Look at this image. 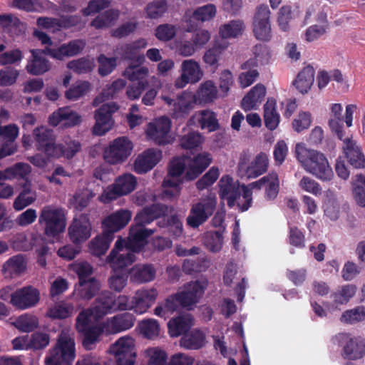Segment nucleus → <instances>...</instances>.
Masks as SVG:
<instances>
[{
	"label": "nucleus",
	"mask_w": 365,
	"mask_h": 365,
	"mask_svg": "<svg viewBox=\"0 0 365 365\" xmlns=\"http://www.w3.org/2000/svg\"><path fill=\"white\" fill-rule=\"evenodd\" d=\"M219 196L226 200L230 208L237 206L243 212L249 210L252 204V190L249 185L240 184L235 181L229 175H223L219 182Z\"/></svg>",
	"instance_id": "obj_1"
},
{
	"label": "nucleus",
	"mask_w": 365,
	"mask_h": 365,
	"mask_svg": "<svg viewBox=\"0 0 365 365\" xmlns=\"http://www.w3.org/2000/svg\"><path fill=\"white\" fill-rule=\"evenodd\" d=\"M295 155L304 170L317 178L322 181H330L333 178V170L322 153L308 149L302 143H297Z\"/></svg>",
	"instance_id": "obj_2"
},
{
	"label": "nucleus",
	"mask_w": 365,
	"mask_h": 365,
	"mask_svg": "<svg viewBox=\"0 0 365 365\" xmlns=\"http://www.w3.org/2000/svg\"><path fill=\"white\" fill-rule=\"evenodd\" d=\"M76 358L74 337L62 332L57 339L56 346L50 351L49 356L45 360L46 365H72Z\"/></svg>",
	"instance_id": "obj_3"
},
{
	"label": "nucleus",
	"mask_w": 365,
	"mask_h": 365,
	"mask_svg": "<svg viewBox=\"0 0 365 365\" xmlns=\"http://www.w3.org/2000/svg\"><path fill=\"white\" fill-rule=\"evenodd\" d=\"M38 224L43 228L46 236L56 237L65 230V215L61 209L45 206L41 210Z\"/></svg>",
	"instance_id": "obj_4"
},
{
	"label": "nucleus",
	"mask_w": 365,
	"mask_h": 365,
	"mask_svg": "<svg viewBox=\"0 0 365 365\" xmlns=\"http://www.w3.org/2000/svg\"><path fill=\"white\" fill-rule=\"evenodd\" d=\"M135 252L125 245V239L119 237L107 256L106 262L114 272H116L125 269L135 261Z\"/></svg>",
	"instance_id": "obj_5"
},
{
	"label": "nucleus",
	"mask_w": 365,
	"mask_h": 365,
	"mask_svg": "<svg viewBox=\"0 0 365 365\" xmlns=\"http://www.w3.org/2000/svg\"><path fill=\"white\" fill-rule=\"evenodd\" d=\"M187 160L188 159L175 157L170 161L168 167V177L164 179L163 187L164 188H173V190L171 191L165 189L164 192L166 195L173 197L179 195L180 185L182 183L181 176L187 165Z\"/></svg>",
	"instance_id": "obj_6"
},
{
	"label": "nucleus",
	"mask_w": 365,
	"mask_h": 365,
	"mask_svg": "<svg viewBox=\"0 0 365 365\" xmlns=\"http://www.w3.org/2000/svg\"><path fill=\"white\" fill-rule=\"evenodd\" d=\"M217 205L215 197L209 196L192 205L186 221L192 228H197L205 223L214 213Z\"/></svg>",
	"instance_id": "obj_7"
},
{
	"label": "nucleus",
	"mask_w": 365,
	"mask_h": 365,
	"mask_svg": "<svg viewBox=\"0 0 365 365\" xmlns=\"http://www.w3.org/2000/svg\"><path fill=\"white\" fill-rule=\"evenodd\" d=\"M133 143L127 137H119L110 143L103 150L105 161L110 165L121 164L130 155Z\"/></svg>",
	"instance_id": "obj_8"
},
{
	"label": "nucleus",
	"mask_w": 365,
	"mask_h": 365,
	"mask_svg": "<svg viewBox=\"0 0 365 365\" xmlns=\"http://www.w3.org/2000/svg\"><path fill=\"white\" fill-rule=\"evenodd\" d=\"M253 53L255 59H250L242 64V69H249L248 71L242 72L239 76V82L242 88H246L252 85L259 76V73L254 67L257 66V61L263 62L264 59L267 61L269 55L266 46L256 45L254 47Z\"/></svg>",
	"instance_id": "obj_9"
},
{
	"label": "nucleus",
	"mask_w": 365,
	"mask_h": 365,
	"mask_svg": "<svg viewBox=\"0 0 365 365\" xmlns=\"http://www.w3.org/2000/svg\"><path fill=\"white\" fill-rule=\"evenodd\" d=\"M270 10L267 4L256 8L253 17L252 31L255 38L262 41H269L272 38Z\"/></svg>",
	"instance_id": "obj_10"
},
{
	"label": "nucleus",
	"mask_w": 365,
	"mask_h": 365,
	"mask_svg": "<svg viewBox=\"0 0 365 365\" xmlns=\"http://www.w3.org/2000/svg\"><path fill=\"white\" fill-rule=\"evenodd\" d=\"M133 339L130 336L118 339L109 349L115 359L116 365H134L136 354Z\"/></svg>",
	"instance_id": "obj_11"
},
{
	"label": "nucleus",
	"mask_w": 365,
	"mask_h": 365,
	"mask_svg": "<svg viewBox=\"0 0 365 365\" xmlns=\"http://www.w3.org/2000/svg\"><path fill=\"white\" fill-rule=\"evenodd\" d=\"M91 224L88 214H81L78 218H74L68 227V235L71 241L75 245H79L90 238Z\"/></svg>",
	"instance_id": "obj_12"
},
{
	"label": "nucleus",
	"mask_w": 365,
	"mask_h": 365,
	"mask_svg": "<svg viewBox=\"0 0 365 365\" xmlns=\"http://www.w3.org/2000/svg\"><path fill=\"white\" fill-rule=\"evenodd\" d=\"M45 49H31V57L28 60L26 66V71L33 76H41L48 72L51 68V62L46 58V55H49L47 50Z\"/></svg>",
	"instance_id": "obj_13"
},
{
	"label": "nucleus",
	"mask_w": 365,
	"mask_h": 365,
	"mask_svg": "<svg viewBox=\"0 0 365 365\" xmlns=\"http://www.w3.org/2000/svg\"><path fill=\"white\" fill-rule=\"evenodd\" d=\"M36 147L38 151L43 153L48 158L56 155V137L52 130L44 127L36 128L34 130Z\"/></svg>",
	"instance_id": "obj_14"
},
{
	"label": "nucleus",
	"mask_w": 365,
	"mask_h": 365,
	"mask_svg": "<svg viewBox=\"0 0 365 365\" xmlns=\"http://www.w3.org/2000/svg\"><path fill=\"white\" fill-rule=\"evenodd\" d=\"M203 73L199 63L193 59H187L181 64V75L175 81L178 88H182L188 83L198 82L202 77Z\"/></svg>",
	"instance_id": "obj_15"
},
{
	"label": "nucleus",
	"mask_w": 365,
	"mask_h": 365,
	"mask_svg": "<svg viewBox=\"0 0 365 365\" xmlns=\"http://www.w3.org/2000/svg\"><path fill=\"white\" fill-rule=\"evenodd\" d=\"M245 157H241L238 163V169L244 172L247 178H255L267 172L269 160L267 155L264 153L257 155L254 160L247 165Z\"/></svg>",
	"instance_id": "obj_16"
},
{
	"label": "nucleus",
	"mask_w": 365,
	"mask_h": 365,
	"mask_svg": "<svg viewBox=\"0 0 365 365\" xmlns=\"http://www.w3.org/2000/svg\"><path fill=\"white\" fill-rule=\"evenodd\" d=\"M39 299L38 289L32 286H26L14 292L11 304L19 309H26L34 307Z\"/></svg>",
	"instance_id": "obj_17"
},
{
	"label": "nucleus",
	"mask_w": 365,
	"mask_h": 365,
	"mask_svg": "<svg viewBox=\"0 0 365 365\" xmlns=\"http://www.w3.org/2000/svg\"><path fill=\"white\" fill-rule=\"evenodd\" d=\"M216 6L208 4L195 9L193 12L187 11L183 16V21L187 24L188 31L195 30L199 22L210 21L216 14Z\"/></svg>",
	"instance_id": "obj_18"
},
{
	"label": "nucleus",
	"mask_w": 365,
	"mask_h": 365,
	"mask_svg": "<svg viewBox=\"0 0 365 365\" xmlns=\"http://www.w3.org/2000/svg\"><path fill=\"white\" fill-rule=\"evenodd\" d=\"M335 339L339 343L345 342L343 348L344 357L350 360L361 359L365 355V343L357 338L349 337L347 334H339Z\"/></svg>",
	"instance_id": "obj_19"
},
{
	"label": "nucleus",
	"mask_w": 365,
	"mask_h": 365,
	"mask_svg": "<svg viewBox=\"0 0 365 365\" xmlns=\"http://www.w3.org/2000/svg\"><path fill=\"white\" fill-rule=\"evenodd\" d=\"M171 122L168 117L161 116L148 125L147 134L156 144L165 145L169 143L168 133Z\"/></svg>",
	"instance_id": "obj_20"
},
{
	"label": "nucleus",
	"mask_w": 365,
	"mask_h": 365,
	"mask_svg": "<svg viewBox=\"0 0 365 365\" xmlns=\"http://www.w3.org/2000/svg\"><path fill=\"white\" fill-rule=\"evenodd\" d=\"M132 214L129 210L120 209L106 217L102 227L103 231L114 237V234L124 228L130 222Z\"/></svg>",
	"instance_id": "obj_21"
},
{
	"label": "nucleus",
	"mask_w": 365,
	"mask_h": 365,
	"mask_svg": "<svg viewBox=\"0 0 365 365\" xmlns=\"http://www.w3.org/2000/svg\"><path fill=\"white\" fill-rule=\"evenodd\" d=\"M162 152L160 150L149 148L144 150L135 160L133 170L137 174H145L151 170L161 160Z\"/></svg>",
	"instance_id": "obj_22"
},
{
	"label": "nucleus",
	"mask_w": 365,
	"mask_h": 365,
	"mask_svg": "<svg viewBox=\"0 0 365 365\" xmlns=\"http://www.w3.org/2000/svg\"><path fill=\"white\" fill-rule=\"evenodd\" d=\"M198 103L194 93L183 91L178 96L173 103L171 116L173 118L182 120L191 112L195 104Z\"/></svg>",
	"instance_id": "obj_23"
},
{
	"label": "nucleus",
	"mask_w": 365,
	"mask_h": 365,
	"mask_svg": "<svg viewBox=\"0 0 365 365\" xmlns=\"http://www.w3.org/2000/svg\"><path fill=\"white\" fill-rule=\"evenodd\" d=\"M135 322V317L129 312L118 314L104 322L107 334H118L131 329Z\"/></svg>",
	"instance_id": "obj_24"
},
{
	"label": "nucleus",
	"mask_w": 365,
	"mask_h": 365,
	"mask_svg": "<svg viewBox=\"0 0 365 365\" xmlns=\"http://www.w3.org/2000/svg\"><path fill=\"white\" fill-rule=\"evenodd\" d=\"M155 289L138 290L131 301V309L137 314L145 313L155 302L158 297Z\"/></svg>",
	"instance_id": "obj_25"
},
{
	"label": "nucleus",
	"mask_w": 365,
	"mask_h": 365,
	"mask_svg": "<svg viewBox=\"0 0 365 365\" xmlns=\"http://www.w3.org/2000/svg\"><path fill=\"white\" fill-rule=\"evenodd\" d=\"M154 231L140 226L133 225L130 228L128 237L125 240V245L130 250L139 252L143 248L146 240Z\"/></svg>",
	"instance_id": "obj_26"
},
{
	"label": "nucleus",
	"mask_w": 365,
	"mask_h": 365,
	"mask_svg": "<svg viewBox=\"0 0 365 365\" xmlns=\"http://www.w3.org/2000/svg\"><path fill=\"white\" fill-rule=\"evenodd\" d=\"M343 150L349 163L355 168H365V155L356 142L349 137H344Z\"/></svg>",
	"instance_id": "obj_27"
},
{
	"label": "nucleus",
	"mask_w": 365,
	"mask_h": 365,
	"mask_svg": "<svg viewBox=\"0 0 365 365\" xmlns=\"http://www.w3.org/2000/svg\"><path fill=\"white\" fill-rule=\"evenodd\" d=\"M205 292V287L199 281L190 282L184 286L182 291L178 292L182 307H188L199 302Z\"/></svg>",
	"instance_id": "obj_28"
},
{
	"label": "nucleus",
	"mask_w": 365,
	"mask_h": 365,
	"mask_svg": "<svg viewBox=\"0 0 365 365\" xmlns=\"http://www.w3.org/2000/svg\"><path fill=\"white\" fill-rule=\"evenodd\" d=\"M115 294L110 291L102 292L95 299L93 314L96 318H103L107 314L115 312Z\"/></svg>",
	"instance_id": "obj_29"
},
{
	"label": "nucleus",
	"mask_w": 365,
	"mask_h": 365,
	"mask_svg": "<svg viewBox=\"0 0 365 365\" xmlns=\"http://www.w3.org/2000/svg\"><path fill=\"white\" fill-rule=\"evenodd\" d=\"M112 113L110 106L102 105L95 112L96 123L93 127V133L96 135H103L110 130L113 125Z\"/></svg>",
	"instance_id": "obj_30"
},
{
	"label": "nucleus",
	"mask_w": 365,
	"mask_h": 365,
	"mask_svg": "<svg viewBox=\"0 0 365 365\" xmlns=\"http://www.w3.org/2000/svg\"><path fill=\"white\" fill-rule=\"evenodd\" d=\"M86 42L82 39H74L67 43L61 44L57 48L47 50L49 56L57 60H63L66 57L78 55L84 49Z\"/></svg>",
	"instance_id": "obj_31"
},
{
	"label": "nucleus",
	"mask_w": 365,
	"mask_h": 365,
	"mask_svg": "<svg viewBox=\"0 0 365 365\" xmlns=\"http://www.w3.org/2000/svg\"><path fill=\"white\" fill-rule=\"evenodd\" d=\"M211 162L210 155L207 153L197 154L193 158L189 159L184 178L187 181L196 179L210 165Z\"/></svg>",
	"instance_id": "obj_32"
},
{
	"label": "nucleus",
	"mask_w": 365,
	"mask_h": 365,
	"mask_svg": "<svg viewBox=\"0 0 365 365\" xmlns=\"http://www.w3.org/2000/svg\"><path fill=\"white\" fill-rule=\"evenodd\" d=\"M250 185L252 190L254 188L260 189L264 187L265 197L269 200H274L277 197L279 189L278 176L275 173L268 174L259 180L250 183Z\"/></svg>",
	"instance_id": "obj_33"
},
{
	"label": "nucleus",
	"mask_w": 365,
	"mask_h": 365,
	"mask_svg": "<svg viewBox=\"0 0 365 365\" xmlns=\"http://www.w3.org/2000/svg\"><path fill=\"white\" fill-rule=\"evenodd\" d=\"M26 269V262L22 255L10 257L3 265L2 273L5 278L13 279L19 277Z\"/></svg>",
	"instance_id": "obj_34"
},
{
	"label": "nucleus",
	"mask_w": 365,
	"mask_h": 365,
	"mask_svg": "<svg viewBox=\"0 0 365 365\" xmlns=\"http://www.w3.org/2000/svg\"><path fill=\"white\" fill-rule=\"evenodd\" d=\"M104 322L100 324L91 325L83 329L82 345L86 350H92L96 344L101 341V336L106 333Z\"/></svg>",
	"instance_id": "obj_35"
},
{
	"label": "nucleus",
	"mask_w": 365,
	"mask_h": 365,
	"mask_svg": "<svg viewBox=\"0 0 365 365\" xmlns=\"http://www.w3.org/2000/svg\"><path fill=\"white\" fill-rule=\"evenodd\" d=\"M266 96V88L262 83L254 86L242 100V108L247 111L255 109Z\"/></svg>",
	"instance_id": "obj_36"
},
{
	"label": "nucleus",
	"mask_w": 365,
	"mask_h": 365,
	"mask_svg": "<svg viewBox=\"0 0 365 365\" xmlns=\"http://www.w3.org/2000/svg\"><path fill=\"white\" fill-rule=\"evenodd\" d=\"M36 200V192L32 190L31 182L26 180L22 186L21 191L14 201L13 207L16 211H21L34 203Z\"/></svg>",
	"instance_id": "obj_37"
},
{
	"label": "nucleus",
	"mask_w": 365,
	"mask_h": 365,
	"mask_svg": "<svg viewBox=\"0 0 365 365\" xmlns=\"http://www.w3.org/2000/svg\"><path fill=\"white\" fill-rule=\"evenodd\" d=\"M120 12L118 9H109L99 14L90 23L91 27L97 30L106 29L112 26L118 19Z\"/></svg>",
	"instance_id": "obj_38"
},
{
	"label": "nucleus",
	"mask_w": 365,
	"mask_h": 365,
	"mask_svg": "<svg viewBox=\"0 0 365 365\" xmlns=\"http://www.w3.org/2000/svg\"><path fill=\"white\" fill-rule=\"evenodd\" d=\"M314 69L312 66H305L298 73L297 78L293 82L294 86L300 93H307L314 83Z\"/></svg>",
	"instance_id": "obj_39"
},
{
	"label": "nucleus",
	"mask_w": 365,
	"mask_h": 365,
	"mask_svg": "<svg viewBox=\"0 0 365 365\" xmlns=\"http://www.w3.org/2000/svg\"><path fill=\"white\" fill-rule=\"evenodd\" d=\"M194 96L199 104L212 102L217 96V89L213 81L208 80L201 83Z\"/></svg>",
	"instance_id": "obj_40"
},
{
	"label": "nucleus",
	"mask_w": 365,
	"mask_h": 365,
	"mask_svg": "<svg viewBox=\"0 0 365 365\" xmlns=\"http://www.w3.org/2000/svg\"><path fill=\"white\" fill-rule=\"evenodd\" d=\"M342 106L340 103H334L331 107V118L329 120V125L339 140H343L345 131L343 127V117L341 115Z\"/></svg>",
	"instance_id": "obj_41"
},
{
	"label": "nucleus",
	"mask_w": 365,
	"mask_h": 365,
	"mask_svg": "<svg viewBox=\"0 0 365 365\" xmlns=\"http://www.w3.org/2000/svg\"><path fill=\"white\" fill-rule=\"evenodd\" d=\"M113 237L103 230L101 235H97L89 243L90 252L96 257H101L106 254L108 250Z\"/></svg>",
	"instance_id": "obj_42"
},
{
	"label": "nucleus",
	"mask_w": 365,
	"mask_h": 365,
	"mask_svg": "<svg viewBox=\"0 0 365 365\" xmlns=\"http://www.w3.org/2000/svg\"><path fill=\"white\" fill-rule=\"evenodd\" d=\"M180 307H181V302L177 292L168 296L163 304L157 306L154 309V314L166 319L169 314L174 313Z\"/></svg>",
	"instance_id": "obj_43"
},
{
	"label": "nucleus",
	"mask_w": 365,
	"mask_h": 365,
	"mask_svg": "<svg viewBox=\"0 0 365 365\" xmlns=\"http://www.w3.org/2000/svg\"><path fill=\"white\" fill-rule=\"evenodd\" d=\"M191 326L192 319L185 316L173 318L168 324L169 334L173 337L185 334Z\"/></svg>",
	"instance_id": "obj_44"
},
{
	"label": "nucleus",
	"mask_w": 365,
	"mask_h": 365,
	"mask_svg": "<svg viewBox=\"0 0 365 365\" xmlns=\"http://www.w3.org/2000/svg\"><path fill=\"white\" fill-rule=\"evenodd\" d=\"M264 125L269 130H274L279 123V115L276 110V101L269 98L264 105Z\"/></svg>",
	"instance_id": "obj_45"
},
{
	"label": "nucleus",
	"mask_w": 365,
	"mask_h": 365,
	"mask_svg": "<svg viewBox=\"0 0 365 365\" xmlns=\"http://www.w3.org/2000/svg\"><path fill=\"white\" fill-rule=\"evenodd\" d=\"M100 289V283L96 279L76 284L75 291L78 296L83 299L90 300L94 297Z\"/></svg>",
	"instance_id": "obj_46"
},
{
	"label": "nucleus",
	"mask_w": 365,
	"mask_h": 365,
	"mask_svg": "<svg viewBox=\"0 0 365 365\" xmlns=\"http://www.w3.org/2000/svg\"><path fill=\"white\" fill-rule=\"evenodd\" d=\"M55 149L57 150L56 152V155L53 154L52 158H59L64 157L69 160L80 152L81 144L78 140H69L65 141L64 143L56 144Z\"/></svg>",
	"instance_id": "obj_47"
},
{
	"label": "nucleus",
	"mask_w": 365,
	"mask_h": 365,
	"mask_svg": "<svg viewBox=\"0 0 365 365\" xmlns=\"http://www.w3.org/2000/svg\"><path fill=\"white\" fill-rule=\"evenodd\" d=\"M205 336L202 331L193 330L184 334L180 341V345L187 349H198L203 346Z\"/></svg>",
	"instance_id": "obj_48"
},
{
	"label": "nucleus",
	"mask_w": 365,
	"mask_h": 365,
	"mask_svg": "<svg viewBox=\"0 0 365 365\" xmlns=\"http://www.w3.org/2000/svg\"><path fill=\"white\" fill-rule=\"evenodd\" d=\"M155 276V269L151 264H138L132 269V280L141 284L152 281Z\"/></svg>",
	"instance_id": "obj_49"
},
{
	"label": "nucleus",
	"mask_w": 365,
	"mask_h": 365,
	"mask_svg": "<svg viewBox=\"0 0 365 365\" xmlns=\"http://www.w3.org/2000/svg\"><path fill=\"white\" fill-rule=\"evenodd\" d=\"M49 3L48 0H13L12 6L27 12H42Z\"/></svg>",
	"instance_id": "obj_50"
},
{
	"label": "nucleus",
	"mask_w": 365,
	"mask_h": 365,
	"mask_svg": "<svg viewBox=\"0 0 365 365\" xmlns=\"http://www.w3.org/2000/svg\"><path fill=\"white\" fill-rule=\"evenodd\" d=\"M113 184L123 196L134 190L137 185V179L130 173H124L118 176Z\"/></svg>",
	"instance_id": "obj_51"
},
{
	"label": "nucleus",
	"mask_w": 365,
	"mask_h": 365,
	"mask_svg": "<svg viewBox=\"0 0 365 365\" xmlns=\"http://www.w3.org/2000/svg\"><path fill=\"white\" fill-rule=\"evenodd\" d=\"M245 30V25L241 20H232L222 25L220 34L223 38H236L241 35Z\"/></svg>",
	"instance_id": "obj_52"
},
{
	"label": "nucleus",
	"mask_w": 365,
	"mask_h": 365,
	"mask_svg": "<svg viewBox=\"0 0 365 365\" xmlns=\"http://www.w3.org/2000/svg\"><path fill=\"white\" fill-rule=\"evenodd\" d=\"M168 9L167 0H153L149 2L145 8L146 17L150 19H158L162 17Z\"/></svg>",
	"instance_id": "obj_53"
},
{
	"label": "nucleus",
	"mask_w": 365,
	"mask_h": 365,
	"mask_svg": "<svg viewBox=\"0 0 365 365\" xmlns=\"http://www.w3.org/2000/svg\"><path fill=\"white\" fill-rule=\"evenodd\" d=\"M200 118L198 120L202 129H207L210 132L217 130L220 124L215 112L210 110H203L199 112Z\"/></svg>",
	"instance_id": "obj_54"
},
{
	"label": "nucleus",
	"mask_w": 365,
	"mask_h": 365,
	"mask_svg": "<svg viewBox=\"0 0 365 365\" xmlns=\"http://www.w3.org/2000/svg\"><path fill=\"white\" fill-rule=\"evenodd\" d=\"M207 261L202 257H193L185 259L182 263V269L185 274L201 272L207 267Z\"/></svg>",
	"instance_id": "obj_55"
},
{
	"label": "nucleus",
	"mask_w": 365,
	"mask_h": 365,
	"mask_svg": "<svg viewBox=\"0 0 365 365\" xmlns=\"http://www.w3.org/2000/svg\"><path fill=\"white\" fill-rule=\"evenodd\" d=\"M31 171V166L27 163H17L14 165L4 170L6 179L22 178L26 179Z\"/></svg>",
	"instance_id": "obj_56"
},
{
	"label": "nucleus",
	"mask_w": 365,
	"mask_h": 365,
	"mask_svg": "<svg viewBox=\"0 0 365 365\" xmlns=\"http://www.w3.org/2000/svg\"><path fill=\"white\" fill-rule=\"evenodd\" d=\"M139 329L144 337L149 339L158 337L160 333V325L158 321L154 319L143 320L139 324Z\"/></svg>",
	"instance_id": "obj_57"
},
{
	"label": "nucleus",
	"mask_w": 365,
	"mask_h": 365,
	"mask_svg": "<svg viewBox=\"0 0 365 365\" xmlns=\"http://www.w3.org/2000/svg\"><path fill=\"white\" fill-rule=\"evenodd\" d=\"M356 287L354 284H346L341 289L331 294L333 301L336 304H345L353 297L356 293Z\"/></svg>",
	"instance_id": "obj_58"
},
{
	"label": "nucleus",
	"mask_w": 365,
	"mask_h": 365,
	"mask_svg": "<svg viewBox=\"0 0 365 365\" xmlns=\"http://www.w3.org/2000/svg\"><path fill=\"white\" fill-rule=\"evenodd\" d=\"M148 73L146 67L139 66H128L123 71V76L131 83L137 81H148L145 78Z\"/></svg>",
	"instance_id": "obj_59"
},
{
	"label": "nucleus",
	"mask_w": 365,
	"mask_h": 365,
	"mask_svg": "<svg viewBox=\"0 0 365 365\" xmlns=\"http://www.w3.org/2000/svg\"><path fill=\"white\" fill-rule=\"evenodd\" d=\"M73 306L70 303H60L50 308L48 315L52 319H63L71 316Z\"/></svg>",
	"instance_id": "obj_60"
},
{
	"label": "nucleus",
	"mask_w": 365,
	"mask_h": 365,
	"mask_svg": "<svg viewBox=\"0 0 365 365\" xmlns=\"http://www.w3.org/2000/svg\"><path fill=\"white\" fill-rule=\"evenodd\" d=\"M98 63V73L101 76H106L111 73L116 67L117 58L107 57L105 54H100L97 58Z\"/></svg>",
	"instance_id": "obj_61"
},
{
	"label": "nucleus",
	"mask_w": 365,
	"mask_h": 365,
	"mask_svg": "<svg viewBox=\"0 0 365 365\" xmlns=\"http://www.w3.org/2000/svg\"><path fill=\"white\" fill-rule=\"evenodd\" d=\"M14 325L21 331L31 332L37 328L38 322L36 317L24 314L19 317L16 319Z\"/></svg>",
	"instance_id": "obj_62"
},
{
	"label": "nucleus",
	"mask_w": 365,
	"mask_h": 365,
	"mask_svg": "<svg viewBox=\"0 0 365 365\" xmlns=\"http://www.w3.org/2000/svg\"><path fill=\"white\" fill-rule=\"evenodd\" d=\"M225 48V46L215 43L205 53L203 56L204 62L210 66L217 68L220 58Z\"/></svg>",
	"instance_id": "obj_63"
},
{
	"label": "nucleus",
	"mask_w": 365,
	"mask_h": 365,
	"mask_svg": "<svg viewBox=\"0 0 365 365\" xmlns=\"http://www.w3.org/2000/svg\"><path fill=\"white\" fill-rule=\"evenodd\" d=\"M354 194L357 203L365 207V176L362 174L357 175L353 182Z\"/></svg>",
	"instance_id": "obj_64"
}]
</instances>
